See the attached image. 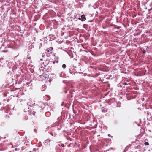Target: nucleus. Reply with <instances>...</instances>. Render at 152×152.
I'll list each match as a JSON object with an SVG mask.
<instances>
[{"instance_id": "obj_1", "label": "nucleus", "mask_w": 152, "mask_h": 152, "mask_svg": "<svg viewBox=\"0 0 152 152\" xmlns=\"http://www.w3.org/2000/svg\"><path fill=\"white\" fill-rule=\"evenodd\" d=\"M53 48H50L49 49H47L46 50V51L48 52L49 53H51V51L52 50Z\"/></svg>"}, {"instance_id": "obj_2", "label": "nucleus", "mask_w": 152, "mask_h": 152, "mask_svg": "<svg viewBox=\"0 0 152 152\" xmlns=\"http://www.w3.org/2000/svg\"><path fill=\"white\" fill-rule=\"evenodd\" d=\"M81 18L82 19L81 20L82 21H85L86 19L85 16L84 15L81 16Z\"/></svg>"}, {"instance_id": "obj_3", "label": "nucleus", "mask_w": 152, "mask_h": 152, "mask_svg": "<svg viewBox=\"0 0 152 152\" xmlns=\"http://www.w3.org/2000/svg\"><path fill=\"white\" fill-rule=\"evenodd\" d=\"M62 67L64 69L66 67V65L65 64H63L62 66Z\"/></svg>"}, {"instance_id": "obj_4", "label": "nucleus", "mask_w": 152, "mask_h": 152, "mask_svg": "<svg viewBox=\"0 0 152 152\" xmlns=\"http://www.w3.org/2000/svg\"><path fill=\"white\" fill-rule=\"evenodd\" d=\"M144 144L146 145H149V143L148 142H145Z\"/></svg>"}, {"instance_id": "obj_5", "label": "nucleus", "mask_w": 152, "mask_h": 152, "mask_svg": "<svg viewBox=\"0 0 152 152\" xmlns=\"http://www.w3.org/2000/svg\"><path fill=\"white\" fill-rule=\"evenodd\" d=\"M50 139H47L45 140V141H46V142H48V141L50 142Z\"/></svg>"}, {"instance_id": "obj_6", "label": "nucleus", "mask_w": 152, "mask_h": 152, "mask_svg": "<svg viewBox=\"0 0 152 152\" xmlns=\"http://www.w3.org/2000/svg\"><path fill=\"white\" fill-rule=\"evenodd\" d=\"M145 50H144V51H143V53H145Z\"/></svg>"}, {"instance_id": "obj_7", "label": "nucleus", "mask_w": 152, "mask_h": 152, "mask_svg": "<svg viewBox=\"0 0 152 152\" xmlns=\"http://www.w3.org/2000/svg\"><path fill=\"white\" fill-rule=\"evenodd\" d=\"M15 150H17V148H15Z\"/></svg>"}]
</instances>
